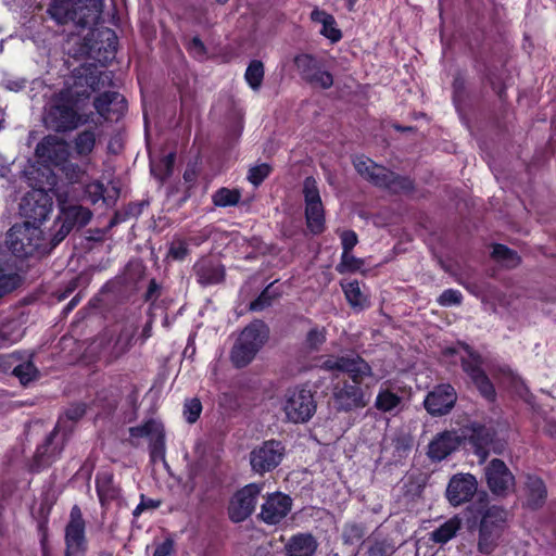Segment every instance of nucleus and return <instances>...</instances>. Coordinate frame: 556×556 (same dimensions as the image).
Returning a JSON list of instances; mask_svg holds the SVG:
<instances>
[{
	"label": "nucleus",
	"instance_id": "f257e3e1",
	"mask_svg": "<svg viewBox=\"0 0 556 556\" xmlns=\"http://www.w3.org/2000/svg\"><path fill=\"white\" fill-rule=\"evenodd\" d=\"M321 368L331 372H346L354 384L344 383L334 391V400L339 409L351 410L367 404L365 393L358 386L365 378L372 377V370L358 355L329 356L321 363Z\"/></svg>",
	"mask_w": 556,
	"mask_h": 556
},
{
	"label": "nucleus",
	"instance_id": "f03ea898",
	"mask_svg": "<svg viewBox=\"0 0 556 556\" xmlns=\"http://www.w3.org/2000/svg\"><path fill=\"white\" fill-rule=\"evenodd\" d=\"M101 0H51L47 13L59 25L74 23L86 27L100 18Z\"/></svg>",
	"mask_w": 556,
	"mask_h": 556
},
{
	"label": "nucleus",
	"instance_id": "7ed1b4c3",
	"mask_svg": "<svg viewBox=\"0 0 556 556\" xmlns=\"http://www.w3.org/2000/svg\"><path fill=\"white\" fill-rule=\"evenodd\" d=\"M280 409L285 414V421L305 424L316 413V402L309 389L298 386L285 391L280 399Z\"/></svg>",
	"mask_w": 556,
	"mask_h": 556
},
{
	"label": "nucleus",
	"instance_id": "20e7f679",
	"mask_svg": "<svg viewBox=\"0 0 556 556\" xmlns=\"http://www.w3.org/2000/svg\"><path fill=\"white\" fill-rule=\"evenodd\" d=\"M60 214L54 222L55 233L53 243H60L74 227H84L91 219L90 210L78 205L67 203V192L61 189L55 190Z\"/></svg>",
	"mask_w": 556,
	"mask_h": 556
},
{
	"label": "nucleus",
	"instance_id": "39448f33",
	"mask_svg": "<svg viewBox=\"0 0 556 556\" xmlns=\"http://www.w3.org/2000/svg\"><path fill=\"white\" fill-rule=\"evenodd\" d=\"M268 329L262 321H254L243 329L231 350V361L237 367L248 365L265 343Z\"/></svg>",
	"mask_w": 556,
	"mask_h": 556
},
{
	"label": "nucleus",
	"instance_id": "423d86ee",
	"mask_svg": "<svg viewBox=\"0 0 556 556\" xmlns=\"http://www.w3.org/2000/svg\"><path fill=\"white\" fill-rule=\"evenodd\" d=\"M354 166L361 176L376 186L389 188L394 192L409 190L412 188V182L408 179L401 178L368 157H356L354 160Z\"/></svg>",
	"mask_w": 556,
	"mask_h": 556
},
{
	"label": "nucleus",
	"instance_id": "0eeeda50",
	"mask_svg": "<svg viewBox=\"0 0 556 556\" xmlns=\"http://www.w3.org/2000/svg\"><path fill=\"white\" fill-rule=\"evenodd\" d=\"M47 119L58 131L72 130L79 125L80 116L76 111V103L70 91L59 93L48 112Z\"/></svg>",
	"mask_w": 556,
	"mask_h": 556
},
{
	"label": "nucleus",
	"instance_id": "6e6552de",
	"mask_svg": "<svg viewBox=\"0 0 556 556\" xmlns=\"http://www.w3.org/2000/svg\"><path fill=\"white\" fill-rule=\"evenodd\" d=\"M41 231L29 220L13 226L8 233V244L12 252L20 256L31 255L39 247Z\"/></svg>",
	"mask_w": 556,
	"mask_h": 556
},
{
	"label": "nucleus",
	"instance_id": "1a4fd4ad",
	"mask_svg": "<svg viewBox=\"0 0 556 556\" xmlns=\"http://www.w3.org/2000/svg\"><path fill=\"white\" fill-rule=\"evenodd\" d=\"M286 447L282 442L268 440L263 442L250 453L252 470L263 475L274 470L282 462Z\"/></svg>",
	"mask_w": 556,
	"mask_h": 556
},
{
	"label": "nucleus",
	"instance_id": "9d476101",
	"mask_svg": "<svg viewBox=\"0 0 556 556\" xmlns=\"http://www.w3.org/2000/svg\"><path fill=\"white\" fill-rule=\"evenodd\" d=\"M85 520L80 508L75 505L70 513V520L65 527L66 556H83L86 551Z\"/></svg>",
	"mask_w": 556,
	"mask_h": 556
},
{
	"label": "nucleus",
	"instance_id": "9b49d317",
	"mask_svg": "<svg viewBox=\"0 0 556 556\" xmlns=\"http://www.w3.org/2000/svg\"><path fill=\"white\" fill-rule=\"evenodd\" d=\"M263 490V484L250 483L239 490L231 498L228 513L235 522L245 520L255 509L257 497Z\"/></svg>",
	"mask_w": 556,
	"mask_h": 556
},
{
	"label": "nucleus",
	"instance_id": "f8f14e48",
	"mask_svg": "<svg viewBox=\"0 0 556 556\" xmlns=\"http://www.w3.org/2000/svg\"><path fill=\"white\" fill-rule=\"evenodd\" d=\"M485 479L491 492L497 496H506L515 489V478L501 459H493L485 467Z\"/></svg>",
	"mask_w": 556,
	"mask_h": 556
},
{
	"label": "nucleus",
	"instance_id": "ddd939ff",
	"mask_svg": "<svg viewBox=\"0 0 556 556\" xmlns=\"http://www.w3.org/2000/svg\"><path fill=\"white\" fill-rule=\"evenodd\" d=\"M132 438H147L150 441V456L152 462L164 460L165 437L164 427L156 420H148L143 425L129 429Z\"/></svg>",
	"mask_w": 556,
	"mask_h": 556
},
{
	"label": "nucleus",
	"instance_id": "4468645a",
	"mask_svg": "<svg viewBox=\"0 0 556 556\" xmlns=\"http://www.w3.org/2000/svg\"><path fill=\"white\" fill-rule=\"evenodd\" d=\"M466 351L467 357L462 358V366L464 371L469 376L482 396L488 400H493L495 396V390L492 382L481 367V356L468 349H466Z\"/></svg>",
	"mask_w": 556,
	"mask_h": 556
},
{
	"label": "nucleus",
	"instance_id": "2eb2a0df",
	"mask_svg": "<svg viewBox=\"0 0 556 556\" xmlns=\"http://www.w3.org/2000/svg\"><path fill=\"white\" fill-rule=\"evenodd\" d=\"M292 508L290 496L275 492L269 494L261 506L260 517L267 525H277L283 520Z\"/></svg>",
	"mask_w": 556,
	"mask_h": 556
},
{
	"label": "nucleus",
	"instance_id": "dca6fc26",
	"mask_svg": "<svg viewBox=\"0 0 556 556\" xmlns=\"http://www.w3.org/2000/svg\"><path fill=\"white\" fill-rule=\"evenodd\" d=\"M456 400V391L451 384H440L428 393L424 403L429 414L442 416L453 408Z\"/></svg>",
	"mask_w": 556,
	"mask_h": 556
},
{
	"label": "nucleus",
	"instance_id": "f3484780",
	"mask_svg": "<svg viewBox=\"0 0 556 556\" xmlns=\"http://www.w3.org/2000/svg\"><path fill=\"white\" fill-rule=\"evenodd\" d=\"M477 491V480L470 473H458L451 478L446 497L453 506L468 502Z\"/></svg>",
	"mask_w": 556,
	"mask_h": 556
},
{
	"label": "nucleus",
	"instance_id": "a211bd4d",
	"mask_svg": "<svg viewBox=\"0 0 556 556\" xmlns=\"http://www.w3.org/2000/svg\"><path fill=\"white\" fill-rule=\"evenodd\" d=\"M23 214L33 220V224L41 223L49 216L52 203L51 199L42 190L29 192L21 205Z\"/></svg>",
	"mask_w": 556,
	"mask_h": 556
},
{
	"label": "nucleus",
	"instance_id": "6ab92c4d",
	"mask_svg": "<svg viewBox=\"0 0 556 556\" xmlns=\"http://www.w3.org/2000/svg\"><path fill=\"white\" fill-rule=\"evenodd\" d=\"M60 425L48 435L46 441L37 447L34 456V468L40 470L54 463L63 450V440L59 441Z\"/></svg>",
	"mask_w": 556,
	"mask_h": 556
},
{
	"label": "nucleus",
	"instance_id": "aec40b11",
	"mask_svg": "<svg viewBox=\"0 0 556 556\" xmlns=\"http://www.w3.org/2000/svg\"><path fill=\"white\" fill-rule=\"evenodd\" d=\"M36 155L45 162L59 165L66 161L68 146L56 136H47L37 144Z\"/></svg>",
	"mask_w": 556,
	"mask_h": 556
},
{
	"label": "nucleus",
	"instance_id": "412c9836",
	"mask_svg": "<svg viewBox=\"0 0 556 556\" xmlns=\"http://www.w3.org/2000/svg\"><path fill=\"white\" fill-rule=\"evenodd\" d=\"M94 109L105 119H118L126 111L127 104L122 94L109 91L94 99Z\"/></svg>",
	"mask_w": 556,
	"mask_h": 556
},
{
	"label": "nucleus",
	"instance_id": "4be33fe9",
	"mask_svg": "<svg viewBox=\"0 0 556 556\" xmlns=\"http://www.w3.org/2000/svg\"><path fill=\"white\" fill-rule=\"evenodd\" d=\"M197 281L203 286L220 283L225 279V267L212 257H203L194 264Z\"/></svg>",
	"mask_w": 556,
	"mask_h": 556
},
{
	"label": "nucleus",
	"instance_id": "5701e85b",
	"mask_svg": "<svg viewBox=\"0 0 556 556\" xmlns=\"http://www.w3.org/2000/svg\"><path fill=\"white\" fill-rule=\"evenodd\" d=\"M471 441L476 446V454L485 459L489 452L502 453L504 443L494 439V431L490 427L478 426L473 429Z\"/></svg>",
	"mask_w": 556,
	"mask_h": 556
},
{
	"label": "nucleus",
	"instance_id": "b1692460",
	"mask_svg": "<svg viewBox=\"0 0 556 556\" xmlns=\"http://www.w3.org/2000/svg\"><path fill=\"white\" fill-rule=\"evenodd\" d=\"M135 333L136 329L132 326L124 327L117 337L112 342L108 343L103 353L106 355L110 362L119 358L128 352L131 346Z\"/></svg>",
	"mask_w": 556,
	"mask_h": 556
},
{
	"label": "nucleus",
	"instance_id": "393cba45",
	"mask_svg": "<svg viewBox=\"0 0 556 556\" xmlns=\"http://www.w3.org/2000/svg\"><path fill=\"white\" fill-rule=\"evenodd\" d=\"M458 445V438L451 432L439 434L429 444L428 455L434 460H442L450 455Z\"/></svg>",
	"mask_w": 556,
	"mask_h": 556
},
{
	"label": "nucleus",
	"instance_id": "a878e982",
	"mask_svg": "<svg viewBox=\"0 0 556 556\" xmlns=\"http://www.w3.org/2000/svg\"><path fill=\"white\" fill-rule=\"evenodd\" d=\"M317 547L311 534H296L286 545L288 556H313Z\"/></svg>",
	"mask_w": 556,
	"mask_h": 556
},
{
	"label": "nucleus",
	"instance_id": "bb28decb",
	"mask_svg": "<svg viewBox=\"0 0 556 556\" xmlns=\"http://www.w3.org/2000/svg\"><path fill=\"white\" fill-rule=\"evenodd\" d=\"M508 520V511L500 506L489 507L482 515L480 526H486L489 530L504 532Z\"/></svg>",
	"mask_w": 556,
	"mask_h": 556
},
{
	"label": "nucleus",
	"instance_id": "cd10ccee",
	"mask_svg": "<svg viewBox=\"0 0 556 556\" xmlns=\"http://www.w3.org/2000/svg\"><path fill=\"white\" fill-rule=\"evenodd\" d=\"M311 18L312 21L321 24V35L330 39L332 42H337L341 39V30L337 28L336 20L332 15L316 9L311 13Z\"/></svg>",
	"mask_w": 556,
	"mask_h": 556
},
{
	"label": "nucleus",
	"instance_id": "c85d7f7f",
	"mask_svg": "<svg viewBox=\"0 0 556 556\" xmlns=\"http://www.w3.org/2000/svg\"><path fill=\"white\" fill-rule=\"evenodd\" d=\"M526 489L527 506L533 509L542 506L546 498V489L543 481L538 477H528Z\"/></svg>",
	"mask_w": 556,
	"mask_h": 556
},
{
	"label": "nucleus",
	"instance_id": "c756f323",
	"mask_svg": "<svg viewBox=\"0 0 556 556\" xmlns=\"http://www.w3.org/2000/svg\"><path fill=\"white\" fill-rule=\"evenodd\" d=\"M460 527L462 519L457 516H454L431 532V540L435 543L444 544L456 535Z\"/></svg>",
	"mask_w": 556,
	"mask_h": 556
},
{
	"label": "nucleus",
	"instance_id": "7c9ffc66",
	"mask_svg": "<svg viewBox=\"0 0 556 556\" xmlns=\"http://www.w3.org/2000/svg\"><path fill=\"white\" fill-rule=\"evenodd\" d=\"M402 397L389 389H381L376 397L375 407L382 413H397Z\"/></svg>",
	"mask_w": 556,
	"mask_h": 556
},
{
	"label": "nucleus",
	"instance_id": "2f4dec72",
	"mask_svg": "<svg viewBox=\"0 0 556 556\" xmlns=\"http://www.w3.org/2000/svg\"><path fill=\"white\" fill-rule=\"evenodd\" d=\"M306 224L313 233H320L325 229V215L323 203L305 206Z\"/></svg>",
	"mask_w": 556,
	"mask_h": 556
},
{
	"label": "nucleus",
	"instance_id": "473e14b6",
	"mask_svg": "<svg viewBox=\"0 0 556 556\" xmlns=\"http://www.w3.org/2000/svg\"><path fill=\"white\" fill-rule=\"evenodd\" d=\"M502 532L489 530L486 526L479 527L478 551L482 554H491L495 551L502 538Z\"/></svg>",
	"mask_w": 556,
	"mask_h": 556
},
{
	"label": "nucleus",
	"instance_id": "72a5a7b5",
	"mask_svg": "<svg viewBox=\"0 0 556 556\" xmlns=\"http://www.w3.org/2000/svg\"><path fill=\"white\" fill-rule=\"evenodd\" d=\"M345 298L354 308L364 309L369 305L367 295L362 291L359 282L354 280L342 286Z\"/></svg>",
	"mask_w": 556,
	"mask_h": 556
},
{
	"label": "nucleus",
	"instance_id": "f704fd0d",
	"mask_svg": "<svg viewBox=\"0 0 556 556\" xmlns=\"http://www.w3.org/2000/svg\"><path fill=\"white\" fill-rule=\"evenodd\" d=\"M241 192L239 189L219 188L212 194V202L215 206L227 207L239 203Z\"/></svg>",
	"mask_w": 556,
	"mask_h": 556
},
{
	"label": "nucleus",
	"instance_id": "c9c22d12",
	"mask_svg": "<svg viewBox=\"0 0 556 556\" xmlns=\"http://www.w3.org/2000/svg\"><path fill=\"white\" fill-rule=\"evenodd\" d=\"M75 151L80 156L89 155L96 144V134L92 130H85L78 134L75 141Z\"/></svg>",
	"mask_w": 556,
	"mask_h": 556
},
{
	"label": "nucleus",
	"instance_id": "e433bc0d",
	"mask_svg": "<svg viewBox=\"0 0 556 556\" xmlns=\"http://www.w3.org/2000/svg\"><path fill=\"white\" fill-rule=\"evenodd\" d=\"M248 85L253 90H258L264 78V65L261 61H252L244 74Z\"/></svg>",
	"mask_w": 556,
	"mask_h": 556
},
{
	"label": "nucleus",
	"instance_id": "4c0bfd02",
	"mask_svg": "<svg viewBox=\"0 0 556 556\" xmlns=\"http://www.w3.org/2000/svg\"><path fill=\"white\" fill-rule=\"evenodd\" d=\"M492 257L506 267H515L519 264L518 255L503 244H496L493 247Z\"/></svg>",
	"mask_w": 556,
	"mask_h": 556
},
{
	"label": "nucleus",
	"instance_id": "58836bf2",
	"mask_svg": "<svg viewBox=\"0 0 556 556\" xmlns=\"http://www.w3.org/2000/svg\"><path fill=\"white\" fill-rule=\"evenodd\" d=\"M13 374L18 378L22 384H27L38 377V370L30 362L17 365L13 369Z\"/></svg>",
	"mask_w": 556,
	"mask_h": 556
},
{
	"label": "nucleus",
	"instance_id": "ea45409f",
	"mask_svg": "<svg viewBox=\"0 0 556 556\" xmlns=\"http://www.w3.org/2000/svg\"><path fill=\"white\" fill-rule=\"evenodd\" d=\"M364 265V262L361 258L355 257L351 254V251L342 252L341 262L338 265L337 269L339 273H350L359 270Z\"/></svg>",
	"mask_w": 556,
	"mask_h": 556
},
{
	"label": "nucleus",
	"instance_id": "a19ab883",
	"mask_svg": "<svg viewBox=\"0 0 556 556\" xmlns=\"http://www.w3.org/2000/svg\"><path fill=\"white\" fill-rule=\"evenodd\" d=\"M303 194L305 199V206L308 204L321 203L317 182L313 177H307L303 184Z\"/></svg>",
	"mask_w": 556,
	"mask_h": 556
},
{
	"label": "nucleus",
	"instance_id": "79ce46f5",
	"mask_svg": "<svg viewBox=\"0 0 556 556\" xmlns=\"http://www.w3.org/2000/svg\"><path fill=\"white\" fill-rule=\"evenodd\" d=\"M277 296L278 293L274 290L273 285H269L256 300L251 302L250 309L262 311L269 306Z\"/></svg>",
	"mask_w": 556,
	"mask_h": 556
},
{
	"label": "nucleus",
	"instance_id": "37998d69",
	"mask_svg": "<svg viewBox=\"0 0 556 556\" xmlns=\"http://www.w3.org/2000/svg\"><path fill=\"white\" fill-rule=\"evenodd\" d=\"M270 172L271 167L266 163L255 165L249 169L248 180L252 185L258 186L270 174Z\"/></svg>",
	"mask_w": 556,
	"mask_h": 556
},
{
	"label": "nucleus",
	"instance_id": "c03bdc74",
	"mask_svg": "<svg viewBox=\"0 0 556 556\" xmlns=\"http://www.w3.org/2000/svg\"><path fill=\"white\" fill-rule=\"evenodd\" d=\"M202 412V404L198 399L187 400L184 405V416L190 424L197 421Z\"/></svg>",
	"mask_w": 556,
	"mask_h": 556
},
{
	"label": "nucleus",
	"instance_id": "a18cd8bd",
	"mask_svg": "<svg viewBox=\"0 0 556 556\" xmlns=\"http://www.w3.org/2000/svg\"><path fill=\"white\" fill-rule=\"evenodd\" d=\"M294 64L302 77L309 74L311 70L318 66L317 61L309 54H300L295 56Z\"/></svg>",
	"mask_w": 556,
	"mask_h": 556
},
{
	"label": "nucleus",
	"instance_id": "49530a36",
	"mask_svg": "<svg viewBox=\"0 0 556 556\" xmlns=\"http://www.w3.org/2000/svg\"><path fill=\"white\" fill-rule=\"evenodd\" d=\"M463 301V295L458 290L455 289H447L444 290L441 295L438 298V303L441 306H452V305H459Z\"/></svg>",
	"mask_w": 556,
	"mask_h": 556
},
{
	"label": "nucleus",
	"instance_id": "de8ad7c7",
	"mask_svg": "<svg viewBox=\"0 0 556 556\" xmlns=\"http://www.w3.org/2000/svg\"><path fill=\"white\" fill-rule=\"evenodd\" d=\"M85 193L91 203H97L100 200H104V186L100 181H93L86 186Z\"/></svg>",
	"mask_w": 556,
	"mask_h": 556
},
{
	"label": "nucleus",
	"instance_id": "09e8293b",
	"mask_svg": "<svg viewBox=\"0 0 556 556\" xmlns=\"http://www.w3.org/2000/svg\"><path fill=\"white\" fill-rule=\"evenodd\" d=\"M326 340L325 329L313 328L306 337V344L312 350H317Z\"/></svg>",
	"mask_w": 556,
	"mask_h": 556
},
{
	"label": "nucleus",
	"instance_id": "8fccbe9b",
	"mask_svg": "<svg viewBox=\"0 0 556 556\" xmlns=\"http://www.w3.org/2000/svg\"><path fill=\"white\" fill-rule=\"evenodd\" d=\"M309 84H312L313 86H316V87H320L323 89H328L332 86L333 78L329 72L324 71L320 67L319 71L316 72L313 80Z\"/></svg>",
	"mask_w": 556,
	"mask_h": 556
},
{
	"label": "nucleus",
	"instance_id": "3c124183",
	"mask_svg": "<svg viewBox=\"0 0 556 556\" xmlns=\"http://www.w3.org/2000/svg\"><path fill=\"white\" fill-rule=\"evenodd\" d=\"M340 239H341L343 252L352 251V249L358 242L357 235L353 230H343L340 233Z\"/></svg>",
	"mask_w": 556,
	"mask_h": 556
},
{
	"label": "nucleus",
	"instance_id": "603ef678",
	"mask_svg": "<svg viewBox=\"0 0 556 556\" xmlns=\"http://www.w3.org/2000/svg\"><path fill=\"white\" fill-rule=\"evenodd\" d=\"M110 482V479L106 481L97 480V491L100 497V501L111 500L117 496V491L113 488L106 486V483Z\"/></svg>",
	"mask_w": 556,
	"mask_h": 556
},
{
	"label": "nucleus",
	"instance_id": "864d4df0",
	"mask_svg": "<svg viewBox=\"0 0 556 556\" xmlns=\"http://www.w3.org/2000/svg\"><path fill=\"white\" fill-rule=\"evenodd\" d=\"M169 254L175 260H182L188 254V247L184 240L177 239L172 242Z\"/></svg>",
	"mask_w": 556,
	"mask_h": 556
},
{
	"label": "nucleus",
	"instance_id": "5fc2aeb1",
	"mask_svg": "<svg viewBox=\"0 0 556 556\" xmlns=\"http://www.w3.org/2000/svg\"><path fill=\"white\" fill-rule=\"evenodd\" d=\"M362 529L354 525L346 527L343 533V538L346 543H353L354 541H358L362 539Z\"/></svg>",
	"mask_w": 556,
	"mask_h": 556
},
{
	"label": "nucleus",
	"instance_id": "6e6d98bb",
	"mask_svg": "<svg viewBox=\"0 0 556 556\" xmlns=\"http://www.w3.org/2000/svg\"><path fill=\"white\" fill-rule=\"evenodd\" d=\"M86 408L83 404H75L71 406L66 413L65 417L70 420H78L85 415Z\"/></svg>",
	"mask_w": 556,
	"mask_h": 556
},
{
	"label": "nucleus",
	"instance_id": "4d7b16f0",
	"mask_svg": "<svg viewBox=\"0 0 556 556\" xmlns=\"http://www.w3.org/2000/svg\"><path fill=\"white\" fill-rule=\"evenodd\" d=\"M172 551L173 542L170 540H165L155 548L153 556H168L172 553Z\"/></svg>",
	"mask_w": 556,
	"mask_h": 556
},
{
	"label": "nucleus",
	"instance_id": "13d9d810",
	"mask_svg": "<svg viewBox=\"0 0 556 556\" xmlns=\"http://www.w3.org/2000/svg\"><path fill=\"white\" fill-rule=\"evenodd\" d=\"M190 50L197 55H202L204 53V46L199 38H193L190 43Z\"/></svg>",
	"mask_w": 556,
	"mask_h": 556
},
{
	"label": "nucleus",
	"instance_id": "bf43d9fd",
	"mask_svg": "<svg viewBox=\"0 0 556 556\" xmlns=\"http://www.w3.org/2000/svg\"><path fill=\"white\" fill-rule=\"evenodd\" d=\"M25 80L24 79H21V80H9L7 83V88L9 90H12V91H18L21 89H23L25 87Z\"/></svg>",
	"mask_w": 556,
	"mask_h": 556
},
{
	"label": "nucleus",
	"instance_id": "052dcab7",
	"mask_svg": "<svg viewBox=\"0 0 556 556\" xmlns=\"http://www.w3.org/2000/svg\"><path fill=\"white\" fill-rule=\"evenodd\" d=\"M140 503H144V507L147 509L157 508L160 506V504H161L160 501H155V500H152V498H146L143 495L141 496Z\"/></svg>",
	"mask_w": 556,
	"mask_h": 556
},
{
	"label": "nucleus",
	"instance_id": "680f3d73",
	"mask_svg": "<svg viewBox=\"0 0 556 556\" xmlns=\"http://www.w3.org/2000/svg\"><path fill=\"white\" fill-rule=\"evenodd\" d=\"M319 68H320V66H319V65H318V66H316L314 70H311V71H309V74L304 75V76H303V78H304L306 81L311 83V81L313 80V78H314V75L316 74V72H317V71H319Z\"/></svg>",
	"mask_w": 556,
	"mask_h": 556
},
{
	"label": "nucleus",
	"instance_id": "e2e57ef3",
	"mask_svg": "<svg viewBox=\"0 0 556 556\" xmlns=\"http://www.w3.org/2000/svg\"><path fill=\"white\" fill-rule=\"evenodd\" d=\"M147 508L144 507V503H139L138 506L134 510V515L139 516Z\"/></svg>",
	"mask_w": 556,
	"mask_h": 556
},
{
	"label": "nucleus",
	"instance_id": "0e129e2a",
	"mask_svg": "<svg viewBox=\"0 0 556 556\" xmlns=\"http://www.w3.org/2000/svg\"><path fill=\"white\" fill-rule=\"evenodd\" d=\"M174 159H175V156H174L173 154H169V155L166 157V167H167V169H168V170H169V168H170V166H172V164H173V162H174Z\"/></svg>",
	"mask_w": 556,
	"mask_h": 556
},
{
	"label": "nucleus",
	"instance_id": "69168bd1",
	"mask_svg": "<svg viewBox=\"0 0 556 556\" xmlns=\"http://www.w3.org/2000/svg\"><path fill=\"white\" fill-rule=\"evenodd\" d=\"M482 302L484 304H490L491 308L494 311L495 309V302L492 300V299H482Z\"/></svg>",
	"mask_w": 556,
	"mask_h": 556
},
{
	"label": "nucleus",
	"instance_id": "338daca9",
	"mask_svg": "<svg viewBox=\"0 0 556 556\" xmlns=\"http://www.w3.org/2000/svg\"><path fill=\"white\" fill-rule=\"evenodd\" d=\"M346 3H348V9L351 11L353 10L355 3L357 2V0H345Z\"/></svg>",
	"mask_w": 556,
	"mask_h": 556
},
{
	"label": "nucleus",
	"instance_id": "774afa93",
	"mask_svg": "<svg viewBox=\"0 0 556 556\" xmlns=\"http://www.w3.org/2000/svg\"><path fill=\"white\" fill-rule=\"evenodd\" d=\"M155 283L152 281L148 291V296L150 298L155 289Z\"/></svg>",
	"mask_w": 556,
	"mask_h": 556
}]
</instances>
